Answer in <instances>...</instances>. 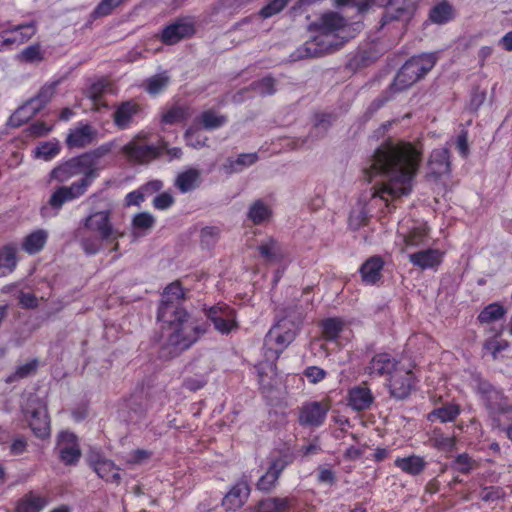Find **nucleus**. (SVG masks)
<instances>
[{
    "instance_id": "f257e3e1",
    "label": "nucleus",
    "mask_w": 512,
    "mask_h": 512,
    "mask_svg": "<svg viewBox=\"0 0 512 512\" xmlns=\"http://www.w3.org/2000/svg\"><path fill=\"white\" fill-rule=\"evenodd\" d=\"M421 160L422 152L410 142H383L375 150L369 168L370 179L381 176L386 180L377 195L385 201L409 195Z\"/></svg>"
},
{
    "instance_id": "f03ea898",
    "label": "nucleus",
    "mask_w": 512,
    "mask_h": 512,
    "mask_svg": "<svg viewBox=\"0 0 512 512\" xmlns=\"http://www.w3.org/2000/svg\"><path fill=\"white\" fill-rule=\"evenodd\" d=\"M185 292L180 282L169 284L163 291L158 307L157 320L162 327L160 356L171 359L188 350L208 330L206 323L192 319L182 307Z\"/></svg>"
},
{
    "instance_id": "7ed1b4c3",
    "label": "nucleus",
    "mask_w": 512,
    "mask_h": 512,
    "mask_svg": "<svg viewBox=\"0 0 512 512\" xmlns=\"http://www.w3.org/2000/svg\"><path fill=\"white\" fill-rule=\"evenodd\" d=\"M284 313V317L270 328L264 338L265 360L257 366L259 384L263 390L273 388L277 376L276 361L295 340L304 319V311L298 305L286 307Z\"/></svg>"
},
{
    "instance_id": "20e7f679",
    "label": "nucleus",
    "mask_w": 512,
    "mask_h": 512,
    "mask_svg": "<svg viewBox=\"0 0 512 512\" xmlns=\"http://www.w3.org/2000/svg\"><path fill=\"white\" fill-rule=\"evenodd\" d=\"M318 26L320 34L292 52V61L321 57L339 48V45L334 43L332 34L346 26V19L336 12H329L321 16Z\"/></svg>"
},
{
    "instance_id": "39448f33",
    "label": "nucleus",
    "mask_w": 512,
    "mask_h": 512,
    "mask_svg": "<svg viewBox=\"0 0 512 512\" xmlns=\"http://www.w3.org/2000/svg\"><path fill=\"white\" fill-rule=\"evenodd\" d=\"M436 62L437 56L435 53H423L411 57L397 72L391 83V89L402 92L410 88L425 77L433 69Z\"/></svg>"
},
{
    "instance_id": "423d86ee",
    "label": "nucleus",
    "mask_w": 512,
    "mask_h": 512,
    "mask_svg": "<svg viewBox=\"0 0 512 512\" xmlns=\"http://www.w3.org/2000/svg\"><path fill=\"white\" fill-rule=\"evenodd\" d=\"M267 460L266 471L255 484L256 489L263 493L276 489L282 472L294 461V456L289 450H278L272 452Z\"/></svg>"
},
{
    "instance_id": "0eeeda50",
    "label": "nucleus",
    "mask_w": 512,
    "mask_h": 512,
    "mask_svg": "<svg viewBox=\"0 0 512 512\" xmlns=\"http://www.w3.org/2000/svg\"><path fill=\"white\" fill-rule=\"evenodd\" d=\"M25 419L33 434L41 439L50 436V420L47 414V405L37 395H30L23 407Z\"/></svg>"
},
{
    "instance_id": "6e6552de",
    "label": "nucleus",
    "mask_w": 512,
    "mask_h": 512,
    "mask_svg": "<svg viewBox=\"0 0 512 512\" xmlns=\"http://www.w3.org/2000/svg\"><path fill=\"white\" fill-rule=\"evenodd\" d=\"M57 85L58 82L44 84L34 97L27 100L15 111L11 121L15 122L16 126H19L35 116L52 100L56 93Z\"/></svg>"
},
{
    "instance_id": "1a4fd4ad",
    "label": "nucleus",
    "mask_w": 512,
    "mask_h": 512,
    "mask_svg": "<svg viewBox=\"0 0 512 512\" xmlns=\"http://www.w3.org/2000/svg\"><path fill=\"white\" fill-rule=\"evenodd\" d=\"M415 383L416 378L413 371L402 364L386 379L389 395L396 400L408 398L415 387Z\"/></svg>"
},
{
    "instance_id": "9d476101",
    "label": "nucleus",
    "mask_w": 512,
    "mask_h": 512,
    "mask_svg": "<svg viewBox=\"0 0 512 512\" xmlns=\"http://www.w3.org/2000/svg\"><path fill=\"white\" fill-rule=\"evenodd\" d=\"M162 148L146 144L141 136L137 135L121 148V153L131 163L146 164L158 158Z\"/></svg>"
},
{
    "instance_id": "9b49d317",
    "label": "nucleus",
    "mask_w": 512,
    "mask_h": 512,
    "mask_svg": "<svg viewBox=\"0 0 512 512\" xmlns=\"http://www.w3.org/2000/svg\"><path fill=\"white\" fill-rule=\"evenodd\" d=\"M78 175H83L81 179L88 180V188L94 181V178L92 177L90 171L88 170L86 164L84 163L80 155L77 157H73L53 168L50 171L49 178L50 180H55L59 183H64Z\"/></svg>"
},
{
    "instance_id": "f8f14e48",
    "label": "nucleus",
    "mask_w": 512,
    "mask_h": 512,
    "mask_svg": "<svg viewBox=\"0 0 512 512\" xmlns=\"http://www.w3.org/2000/svg\"><path fill=\"white\" fill-rule=\"evenodd\" d=\"M195 32L194 21L191 18L182 17L164 26L157 37L165 45H175L184 39L191 38Z\"/></svg>"
},
{
    "instance_id": "ddd939ff",
    "label": "nucleus",
    "mask_w": 512,
    "mask_h": 512,
    "mask_svg": "<svg viewBox=\"0 0 512 512\" xmlns=\"http://www.w3.org/2000/svg\"><path fill=\"white\" fill-rule=\"evenodd\" d=\"M478 393L481 396L486 408L492 415H501L512 413V406L503 392L496 389L487 381H480L477 386Z\"/></svg>"
},
{
    "instance_id": "4468645a",
    "label": "nucleus",
    "mask_w": 512,
    "mask_h": 512,
    "mask_svg": "<svg viewBox=\"0 0 512 512\" xmlns=\"http://www.w3.org/2000/svg\"><path fill=\"white\" fill-rule=\"evenodd\" d=\"M88 190V180L79 179L69 186H59L51 194L48 204L58 212L65 203L76 200L83 196Z\"/></svg>"
},
{
    "instance_id": "2eb2a0df",
    "label": "nucleus",
    "mask_w": 512,
    "mask_h": 512,
    "mask_svg": "<svg viewBox=\"0 0 512 512\" xmlns=\"http://www.w3.org/2000/svg\"><path fill=\"white\" fill-rule=\"evenodd\" d=\"M110 211H97L91 213L85 219L82 220L81 225L89 231L97 232L102 239H113L117 240L122 237L123 234L113 228L110 221Z\"/></svg>"
},
{
    "instance_id": "dca6fc26",
    "label": "nucleus",
    "mask_w": 512,
    "mask_h": 512,
    "mask_svg": "<svg viewBox=\"0 0 512 512\" xmlns=\"http://www.w3.org/2000/svg\"><path fill=\"white\" fill-rule=\"evenodd\" d=\"M205 315L221 334H229L238 327L236 311L226 304H217L208 308L205 310Z\"/></svg>"
},
{
    "instance_id": "f3484780",
    "label": "nucleus",
    "mask_w": 512,
    "mask_h": 512,
    "mask_svg": "<svg viewBox=\"0 0 512 512\" xmlns=\"http://www.w3.org/2000/svg\"><path fill=\"white\" fill-rule=\"evenodd\" d=\"M250 493L249 478L246 475H242L224 495L221 505L226 511H238L246 504Z\"/></svg>"
},
{
    "instance_id": "a211bd4d",
    "label": "nucleus",
    "mask_w": 512,
    "mask_h": 512,
    "mask_svg": "<svg viewBox=\"0 0 512 512\" xmlns=\"http://www.w3.org/2000/svg\"><path fill=\"white\" fill-rule=\"evenodd\" d=\"M329 409L327 402H306L299 410L298 422L302 427H319L325 422Z\"/></svg>"
},
{
    "instance_id": "6ab92c4d",
    "label": "nucleus",
    "mask_w": 512,
    "mask_h": 512,
    "mask_svg": "<svg viewBox=\"0 0 512 512\" xmlns=\"http://www.w3.org/2000/svg\"><path fill=\"white\" fill-rule=\"evenodd\" d=\"M87 461L100 478L109 483L120 484V468L112 460L103 457L99 452L91 451Z\"/></svg>"
},
{
    "instance_id": "aec40b11",
    "label": "nucleus",
    "mask_w": 512,
    "mask_h": 512,
    "mask_svg": "<svg viewBox=\"0 0 512 512\" xmlns=\"http://www.w3.org/2000/svg\"><path fill=\"white\" fill-rule=\"evenodd\" d=\"M56 449L59 459L65 465H76L82 455L77 436L67 431L58 435Z\"/></svg>"
},
{
    "instance_id": "412c9836",
    "label": "nucleus",
    "mask_w": 512,
    "mask_h": 512,
    "mask_svg": "<svg viewBox=\"0 0 512 512\" xmlns=\"http://www.w3.org/2000/svg\"><path fill=\"white\" fill-rule=\"evenodd\" d=\"M99 132L89 123H78V125L70 129L66 137V145L70 149H82L88 147L98 141Z\"/></svg>"
},
{
    "instance_id": "4be33fe9",
    "label": "nucleus",
    "mask_w": 512,
    "mask_h": 512,
    "mask_svg": "<svg viewBox=\"0 0 512 512\" xmlns=\"http://www.w3.org/2000/svg\"><path fill=\"white\" fill-rule=\"evenodd\" d=\"M400 364L401 363L389 353H377L369 361L365 372L370 376L386 377L387 379Z\"/></svg>"
},
{
    "instance_id": "5701e85b",
    "label": "nucleus",
    "mask_w": 512,
    "mask_h": 512,
    "mask_svg": "<svg viewBox=\"0 0 512 512\" xmlns=\"http://www.w3.org/2000/svg\"><path fill=\"white\" fill-rule=\"evenodd\" d=\"M381 55L376 45L367 43L360 46L349 58L347 67L350 70L358 71L376 62Z\"/></svg>"
},
{
    "instance_id": "b1692460",
    "label": "nucleus",
    "mask_w": 512,
    "mask_h": 512,
    "mask_svg": "<svg viewBox=\"0 0 512 512\" xmlns=\"http://www.w3.org/2000/svg\"><path fill=\"white\" fill-rule=\"evenodd\" d=\"M375 397L370 388L364 385L354 386L348 391L347 406L353 411L369 410L374 404Z\"/></svg>"
},
{
    "instance_id": "393cba45",
    "label": "nucleus",
    "mask_w": 512,
    "mask_h": 512,
    "mask_svg": "<svg viewBox=\"0 0 512 512\" xmlns=\"http://www.w3.org/2000/svg\"><path fill=\"white\" fill-rule=\"evenodd\" d=\"M257 250L260 257L269 263H280L288 255L284 246L274 237H268L262 240Z\"/></svg>"
},
{
    "instance_id": "a878e982",
    "label": "nucleus",
    "mask_w": 512,
    "mask_h": 512,
    "mask_svg": "<svg viewBox=\"0 0 512 512\" xmlns=\"http://www.w3.org/2000/svg\"><path fill=\"white\" fill-rule=\"evenodd\" d=\"M411 264L422 270L434 269L442 262V253L438 249L428 248L408 254Z\"/></svg>"
},
{
    "instance_id": "bb28decb",
    "label": "nucleus",
    "mask_w": 512,
    "mask_h": 512,
    "mask_svg": "<svg viewBox=\"0 0 512 512\" xmlns=\"http://www.w3.org/2000/svg\"><path fill=\"white\" fill-rule=\"evenodd\" d=\"M114 147L115 141H109L80 155L94 179L98 176L100 169L99 161L110 154Z\"/></svg>"
},
{
    "instance_id": "cd10ccee",
    "label": "nucleus",
    "mask_w": 512,
    "mask_h": 512,
    "mask_svg": "<svg viewBox=\"0 0 512 512\" xmlns=\"http://www.w3.org/2000/svg\"><path fill=\"white\" fill-rule=\"evenodd\" d=\"M38 23L35 20L12 26L5 30L11 41V46H19L28 42L37 32Z\"/></svg>"
},
{
    "instance_id": "c85d7f7f",
    "label": "nucleus",
    "mask_w": 512,
    "mask_h": 512,
    "mask_svg": "<svg viewBox=\"0 0 512 512\" xmlns=\"http://www.w3.org/2000/svg\"><path fill=\"white\" fill-rule=\"evenodd\" d=\"M141 111L140 105L133 100L125 101L117 106L113 113V121L119 129H126L134 117Z\"/></svg>"
},
{
    "instance_id": "c756f323",
    "label": "nucleus",
    "mask_w": 512,
    "mask_h": 512,
    "mask_svg": "<svg viewBox=\"0 0 512 512\" xmlns=\"http://www.w3.org/2000/svg\"><path fill=\"white\" fill-rule=\"evenodd\" d=\"M384 261L380 256L367 259L360 267L362 281L367 285L376 284L382 277Z\"/></svg>"
},
{
    "instance_id": "7c9ffc66",
    "label": "nucleus",
    "mask_w": 512,
    "mask_h": 512,
    "mask_svg": "<svg viewBox=\"0 0 512 512\" xmlns=\"http://www.w3.org/2000/svg\"><path fill=\"white\" fill-rule=\"evenodd\" d=\"M88 232L89 230L81 225L75 232V238L79 241L83 251L87 255H94L102 248L103 241H107L108 239H102L99 234L98 236L89 235Z\"/></svg>"
},
{
    "instance_id": "2f4dec72",
    "label": "nucleus",
    "mask_w": 512,
    "mask_h": 512,
    "mask_svg": "<svg viewBox=\"0 0 512 512\" xmlns=\"http://www.w3.org/2000/svg\"><path fill=\"white\" fill-rule=\"evenodd\" d=\"M394 465L406 474L418 476L425 470L427 462L424 457L413 454L396 458Z\"/></svg>"
},
{
    "instance_id": "473e14b6",
    "label": "nucleus",
    "mask_w": 512,
    "mask_h": 512,
    "mask_svg": "<svg viewBox=\"0 0 512 512\" xmlns=\"http://www.w3.org/2000/svg\"><path fill=\"white\" fill-rule=\"evenodd\" d=\"M450 154L447 148L434 149L430 155L429 166L433 174L440 176L450 171Z\"/></svg>"
},
{
    "instance_id": "72a5a7b5",
    "label": "nucleus",
    "mask_w": 512,
    "mask_h": 512,
    "mask_svg": "<svg viewBox=\"0 0 512 512\" xmlns=\"http://www.w3.org/2000/svg\"><path fill=\"white\" fill-rule=\"evenodd\" d=\"M293 503L290 497H268L257 503L258 512H287Z\"/></svg>"
},
{
    "instance_id": "f704fd0d",
    "label": "nucleus",
    "mask_w": 512,
    "mask_h": 512,
    "mask_svg": "<svg viewBox=\"0 0 512 512\" xmlns=\"http://www.w3.org/2000/svg\"><path fill=\"white\" fill-rule=\"evenodd\" d=\"M48 239L47 231L38 229L28 234L22 242V250L26 253L33 255L40 252Z\"/></svg>"
},
{
    "instance_id": "c9c22d12",
    "label": "nucleus",
    "mask_w": 512,
    "mask_h": 512,
    "mask_svg": "<svg viewBox=\"0 0 512 512\" xmlns=\"http://www.w3.org/2000/svg\"><path fill=\"white\" fill-rule=\"evenodd\" d=\"M429 442L432 447L439 451L452 452L456 449V437L444 434L438 427H435L430 432Z\"/></svg>"
},
{
    "instance_id": "e433bc0d",
    "label": "nucleus",
    "mask_w": 512,
    "mask_h": 512,
    "mask_svg": "<svg viewBox=\"0 0 512 512\" xmlns=\"http://www.w3.org/2000/svg\"><path fill=\"white\" fill-rule=\"evenodd\" d=\"M47 504L44 497L29 492L18 500L15 512H40Z\"/></svg>"
},
{
    "instance_id": "4c0bfd02",
    "label": "nucleus",
    "mask_w": 512,
    "mask_h": 512,
    "mask_svg": "<svg viewBox=\"0 0 512 512\" xmlns=\"http://www.w3.org/2000/svg\"><path fill=\"white\" fill-rule=\"evenodd\" d=\"M461 410L459 405L454 403H446L443 406L432 410L427 418L433 422L439 420L442 423L454 421L460 414Z\"/></svg>"
},
{
    "instance_id": "58836bf2",
    "label": "nucleus",
    "mask_w": 512,
    "mask_h": 512,
    "mask_svg": "<svg viewBox=\"0 0 512 512\" xmlns=\"http://www.w3.org/2000/svg\"><path fill=\"white\" fill-rule=\"evenodd\" d=\"M453 6L447 1L443 0L433 6L429 11V19L435 24H445L454 18Z\"/></svg>"
},
{
    "instance_id": "ea45409f",
    "label": "nucleus",
    "mask_w": 512,
    "mask_h": 512,
    "mask_svg": "<svg viewBox=\"0 0 512 512\" xmlns=\"http://www.w3.org/2000/svg\"><path fill=\"white\" fill-rule=\"evenodd\" d=\"M272 216V209L263 201L256 200L254 201L247 212V218L254 225H261L265 221L269 220Z\"/></svg>"
},
{
    "instance_id": "a19ab883",
    "label": "nucleus",
    "mask_w": 512,
    "mask_h": 512,
    "mask_svg": "<svg viewBox=\"0 0 512 512\" xmlns=\"http://www.w3.org/2000/svg\"><path fill=\"white\" fill-rule=\"evenodd\" d=\"M171 78L167 71L152 75L144 83L145 91L152 96L162 93L170 84Z\"/></svg>"
},
{
    "instance_id": "79ce46f5",
    "label": "nucleus",
    "mask_w": 512,
    "mask_h": 512,
    "mask_svg": "<svg viewBox=\"0 0 512 512\" xmlns=\"http://www.w3.org/2000/svg\"><path fill=\"white\" fill-rule=\"evenodd\" d=\"M322 336L327 341H335L345 327V322L339 317H330L321 321Z\"/></svg>"
},
{
    "instance_id": "37998d69",
    "label": "nucleus",
    "mask_w": 512,
    "mask_h": 512,
    "mask_svg": "<svg viewBox=\"0 0 512 512\" xmlns=\"http://www.w3.org/2000/svg\"><path fill=\"white\" fill-rule=\"evenodd\" d=\"M17 265L16 248L9 244L0 249V277L12 273Z\"/></svg>"
},
{
    "instance_id": "c03bdc74",
    "label": "nucleus",
    "mask_w": 512,
    "mask_h": 512,
    "mask_svg": "<svg viewBox=\"0 0 512 512\" xmlns=\"http://www.w3.org/2000/svg\"><path fill=\"white\" fill-rule=\"evenodd\" d=\"M257 153H242L236 159L228 158L224 168L227 173H236L258 161Z\"/></svg>"
},
{
    "instance_id": "a18cd8bd",
    "label": "nucleus",
    "mask_w": 512,
    "mask_h": 512,
    "mask_svg": "<svg viewBox=\"0 0 512 512\" xmlns=\"http://www.w3.org/2000/svg\"><path fill=\"white\" fill-rule=\"evenodd\" d=\"M200 179V173L198 170L190 168L182 173H180L176 180L175 186L182 192L187 193L192 191L198 186V182Z\"/></svg>"
},
{
    "instance_id": "49530a36",
    "label": "nucleus",
    "mask_w": 512,
    "mask_h": 512,
    "mask_svg": "<svg viewBox=\"0 0 512 512\" xmlns=\"http://www.w3.org/2000/svg\"><path fill=\"white\" fill-rule=\"evenodd\" d=\"M428 228L425 225L412 228L403 237L404 247L402 251L405 252L409 248H417L425 243L428 236Z\"/></svg>"
},
{
    "instance_id": "de8ad7c7",
    "label": "nucleus",
    "mask_w": 512,
    "mask_h": 512,
    "mask_svg": "<svg viewBox=\"0 0 512 512\" xmlns=\"http://www.w3.org/2000/svg\"><path fill=\"white\" fill-rule=\"evenodd\" d=\"M385 11L380 21V28H384L386 25L394 21L406 20L411 16V12L408 5H395Z\"/></svg>"
},
{
    "instance_id": "09e8293b",
    "label": "nucleus",
    "mask_w": 512,
    "mask_h": 512,
    "mask_svg": "<svg viewBox=\"0 0 512 512\" xmlns=\"http://www.w3.org/2000/svg\"><path fill=\"white\" fill-rule=\"evenodd\" d=\"M506 314V309L500 303H491L484 307L478 314L477 320L481 324H490L502 319Z\"/></svg>"
},
{
    "instance_id": "8fccbe9b",
    "label": "nucleus",
    "mask_w": 512,
    "mask_h": 512,
    "mask_svg": "<svg viewBox=\"0 0 512 512\" xmlns=\"http://www.w3.org/2000/svg\"><path fill=\"white\" fill-rule=\"evenodd\" d=\"M38 365V360L33 359L25 364L17 366L15 371L6 377L5 382L7 384H11L13 382L34 375L37 371Z\"/></svg>"
},
{
    "instance_id": "3c124183",
    "label": "nucleus",
    "mask_w": 512,
    "mask_h": 512,
    "mask_svg": "<svg viewBox=\"0 0 512 512\" xmlns=\"http://www.w3.org/2000/svg\"><path fill=\"white\" fill-rule=\"evenodd\" d=\"M450 467L459 473L469 474L478 467V463L468 453H461L453 459Z\"/></svg>"
},
{
    "instance_id": "603ef678",
    "label": "nucleus",
    "mask_w": 512,
    "mask_h": 512,
    "mask_svg": "<svg viewBox=\"0 0 512 512\" xmlns=\"http://www.w3.org/2000/svg\"><path fill=\"white\" fill-rule=\"evenodd\" d=\"M188 116L189 112L187 107L173 105L162 114L161 122L167 125H173L186 120Z\"/></svg>"
},
{
    "instance_id": "864d4df0",
    "label": "nucleus",
    "mask_w": 512,
    "mask_h": 512,
    "mask_svg": "<svg viewBox=\"0 0 512 512\" xmlns=\"http://www.w3.org/2000/svg\"><path fill=\"white\" fill-rule=\"evenodd\" d=\"M201 124L206 130H214L222 127L227 122L225 115H218L213 110H207L200 115Z\"/></svg>"
},
{
    "instance_id": "5fc2aeb1",
    "label": "nucleus",
    "mask_w": 512,
    "mask_h": 512,
    "mask_svg": "<svg viewBox=\"0 0 512 512\" xmlns=\"http://www.w3.org/2000/svg\"><path fill=\"white\" fill-rule=\"evenodd\" d=\"M276 80L272 76L263 77L250 84L249 89L261 96L273 95L276 92Z\"/></svg>"
},
{
    "instance_id": "6e6d98bb",
    "label": "nucleus",
    "mask_w": 512,
    "mask_h": 512,
    "mask_svg": "<svg viewBox=\"0 0 512 512\" xmlns=\"http://www.w3.org/2000/svg\"><path fill=\"white\" fill-rule=\"evenodd\" d=\"M290 2L291 0H271L259 10L258 15L262 19H268L283 11Z\"/></svg>"
},
{
    "instance_id": "4d7b16f0",
    "label": "nucleus",
    "mask_w": 512,
    "mask_h": 512,
    "mask_svg": "<svg viewBox=\"0 0 512 512\" xmlns=\"http://www.w3.org/2000/svg\"><path fill=\"white\" fill-rule=\"evenodd\" d=\"M18 59L21 62L30 64L41 62L44 59L41 46L39 44H34L26 47L18 55Z\"/></svg>"
},
{
    "instance_id": "13d9d810",
    "label": "nucleus",
    "mask_w": 512,
    "mask_h": 512,
    "mask_svg": "<svg viewBox=\"0 0 512 512\" xmlns=\"http://www.w3.org/2000/svg\"><path fill=\"white\" fill-rule=\"evenodd\" d=\"M396 93H399V92L391 89V84H390L389 87L381 95H379L377 98H375L371 102V104L369 105V107L366 111V115L371 117L375 112H377L380 108H382L388 101H390Z\"/></svg>"
},
{
    "instance_id": "bf43d9fd",
    "label": "nucleus",
    "mask_w": 512,
    "mask_h": 512,
    "mask_svg": "<svg viewBox=\"0 0 512 512\" xmlns=\"http://www.w3.org/2000/svg\"><path fill=\"white\" fill-rule=\"evenodd\" d=\"M128 406L130 413H134L137 417V420L144 418L148 410L147 403H144L142 397L136 394L130 397ZM130 421H133L132 414H130Z\"/></svg>"
},
{
    "instance_id": "052dcab7",
    "label": "nucleus",
    "mask_w": 512,
    "mask_h": 512,
    "mask_svg": "<svg viewBox=\"0 0 512 512\" xmlns=\"http://www.w3.org/2000/svg\"><path fill=\"white\" fill-rule=\"evenodd\" d=\"M60 151L58 143L44 142L37 146L34 153L35 157L42 158L46 161L54 158Z\"/></svg>"
},
{
    "instance_id": "680f3d73",
    "label": "nucleus",
    "mask_w": 512,
    "mask_h": 512,
    "mask_svg": "<svg viewBox=\"0 0 512 512\" xmlns=\"http://www.w3.org/2000/svg\"><path fill=\"white\" fill-rule=\"evenodd\" d=\"M487 92L485 89H481L479 86H474L470 92V99L468 103V110L476 112L484 104L486 100Z\"/></svg>"
},
{
    "instance_id": "e2e57ef3",
    "label": "nucleus",
    "mask_w": 512,
    "mask_h": 512,
    "mask_svg": "<svg viewBox=\"0 0 512 512\" xmlns=\"http://www.w3.org/2000/svg\"><path fill=\"white\" fill-rule=\"evenodd\" d=\"M220 233V229L216 226L204 227L200 232L201 244L208 248L214 246L220 237Z\"/></svg>"
},
{
    "instance_id": "0e129e2a",
    "label": "nucleus",
    "mask_w": 512,
    "mask_h": 512,
    "mask_svg": "<svg viewBox=\"0 0 512 512\" xmlns=\"http://www.w3.org/2000/svg\"><path fill=\"white\" fill-rule=\"evenodd\" d=\"M184 139L187 146H190L195 149H200L206 146V137H202L198 131L193 128L189 127L185 133H184Z\"/></svg>"
},
{
    "instance_id": "69168bd1",
    "label": "nucleus",
    "mask_w": 512,
    "mask_h": 512,
    "mask_svg": "<svg viewBox=\"0 0 512 512\" xmlns=\"http://www.w3.org/2000/svg\"><path fill=\"white\" fill-rule=\"evenodd\" d=\"M252 2L253 0H220L219 9L229 13H238L246 9Z\"/></svg>"
},
{
    "instance_id": "338daca9",
    "label": "nucleus",
    "mask_w": 512,
    "mask_h": 512,
    "mask_svg": "<svg viewBox=\"0 0 512 512\" xmlns=\"http://www.w3.org/2000/svg\"><path fill=\"white\" fill-rule=\"evenodd\" d=\"M155 224V218L148 212H141L136 214L132 219V225L136 229H150Z\"/></svg>"
},
{
    "instance_id": "774afa93",
    "label": "nucleus",
    "mask_w": 512,
    "mask_h": 512,
    "mask_svg": "<svg viewBox=\"0 0 512 512\" xmlns=\"http://www.w3.org/2000/svg\"><path fill=\"white\" fill-rule=\"evenodd\" d=\"M480 497L484 502H494L503 499L505 497V491L499 486L484 487Z\"/></svg>"
}]
</instances>
